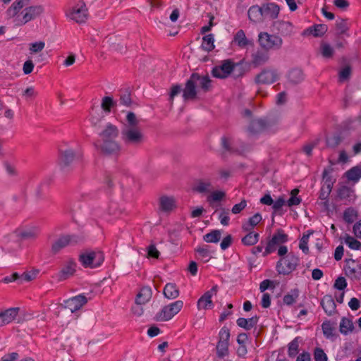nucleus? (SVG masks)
Instances as JSON below:
<instances>
[{
	"instance_id": "nucleus-1",
	"label": "nucleus",
	"mask_w": 361,
	"mask_h": 361,
	"mask_svg": "<svg viewBox=\"0 0 361 361\" xmlns=\"http://www.w3.org/2000/svg\"><path fill=\"white\" fill-rule=\"evenodd\" d=\"M34 0H15L6 11L8 20L16 26L21 27L39 18L44 13V7L33 4Z\"/></svg>"
},
{
	"instance_id": "nucleus-2",
	"label": "nucleus",
	"mask_w": 361,
	"mask_h": 361,
	"mask_svg": "<svg viewBox=\"0 0 361 361\" xmlns=\"http://www.w3.org/2000/svg\"><path fill=\"white\" fill-rule=\"evenodd\" d=\"M119 135L118 127L112 123H107L99 134V139L94 145L97 150L104 154H116L121 147L116 140Z\"/></svg>"
},
{
	"instance_id": "nucleus-3",
	"label": "nucleus",
	"mask_w": 361,
	"mask_h": 361,
	"mask_svg": "<svg viewBox=\"0 0 361 361\" xmlns=\"http://www.w3.org/2000/svg\"><path fill=\"white\" fill-rule=\"evenodd\" d=\"M66 17L78 24L85 23L88 19V8L83 0H74L66 7Z\"/></svg>"
},
{
	"instance_id": "nucleus-4",
	"label": "nucleus",
	"mask_w": 361,
	"mask_h": 361,
	"mask_svg": "<svg viewBox=\"0 0 361 361\" xmlns=\"http://www.w3.org/2000/svg\"><path fill=\"white\" fill-rule=\"evenodd\" d=\"M121 139L128 147H137L145 142V135L140 128H122Z\"/></svg>"
},
{
	"instance_id": "nucleus-5",
	"label": "nucleus",
	"mask_w": 361,
	"mask_h": 361,
	"mask_svg": "<svg viewBox=\"0 0 361 361\" xmlns=\"http://www.w3.org/2000/svg\"><path fill=\"white\" fill-rule=\"evenodd\" d=\"M104 260V254L99 250H86L79 256L80 262L85 268H97L103 263Z\"/></svg>"
},
{
	"instance_id": "nucleus-6",
	"label": "nucleus",
	"mask_w": 361,
	"mask_h": 361,
	"mask_svg": "<svg viewBox=\"0 0 361 361\" xmlns=\"http://www.w3.org/2000/svg\"><path fill=\"white\" fill-rule=\"evenodd\" d=\"M258 42L260 47L267 51L279 49L283 44V40L280 37L270 35L266 32L259 34Z\"/></svg>"
},
{
	"instance_id": "nucleus-7",
	"label": "nucleus",
	"mask_w": 361,
	"mask_h": 361,
	"mask_svg": "<svg viewBox=\"0 0 361 361\" xmlns=\"http://www.w3.org/2000/svg\"><path fill=\"white\" fill-rule=\"evenodd\" d=\"M183 302L176 300L169 305L164 306L157 314V319L160 322H166L171 319L183 308Z\"/></svg>"
},
{
	"instance_id": "nucleus-8",
	"label": "nucleus",
	"mask_w": 361,
	"mask_h": 361,
	"mask_svg": "<svg viewBox=\"0 0 361 361\" xmlns=\"http://www.w3.org/2000/svg\"><path fill=\"white\" fill-rule=\"evenodd\" d=\"M288 240V235L283 232V230H278L272 238L268 240L264 252H263V257H267L271 253L275 252L278 247L281 244L287 242Z\"/></svg>"
},
{
	"instance_id": "nucleus-9",
	"label": "nucleus",
	"mask_w": 361,
	"mask_h": 361,
	"mask_svg": "<svg viewBox=\"0 0 361 361\" xmlns=\"http://www.w3.org/2000/svg\"><path fill=\"white\" fill-rule=\"evenodd\" d=\"M298 264V257L293 254H288L277 262L276 270L280 274H288L295 269Z\"/></svg>"
},
{
	"instance_id": "nucleus-10",
	"label": "nucleus",
	"mask_w": 361,
	"mask_h": 361,
	"mask_svg": "<svg viewBox=\"0 0 361 361\" xmlns=\"http://www.w3.org/2000/svg\"><path fill=\"white\" fill-rule=\"evenodd\" d=\"M280 74L274 68H264L255 78V82L257 85H269L277 81Z\"/></svg>"
},
{
	"instance_id": "nucleus-11",
	"label": "nucleus",
	"mask_w": 361,
	"mask_h": 361,
	"mask_svg": "<svg viewBox=\"0 0 361 361\" xmlns=\"http://www.w3.org/2000/svg\"><path fill=\"white\" fill-rule=\"evenodd\" d=\"M78 158L79 155L71 148L59 149V164L62 169L70 167Z\"/></svg>"
},
{
	"instance_id": "nucleus-12",
	"label": "nucleus",
	"mask_w": 361,
	"mask_h": 361,
	"mask_svg": "<svg viewBox=\"0 0 361 361\" xmlns=\"http://www.w3.org/2000/svg\"><path fill=\"white\" fill-rule=\"evenodd\" d=\"M234 68L235 63L229 59L224 60L220 65L212 69V74L216 78L224 79L230 75Z\"/></svg>"
},
{
	"instance_id": "nucleus-13",
	"label": "nucleus",
	"mask_w": 361,
	"mask_h": 361,
	"mask_svg": "<svg viewBox=\"0 0 361 361\" xmlns=\"http://www.w3.org/2000/svg\"><path fill=\"white\" fill-rule=\"evenodd\" d=\"M80 240V238L76 235H62L51 246V252L54 254L58 253L61 250L68 245L77 244Z\"/></svg>"
},
{
	"instance_id": "nucleus-14",
	"label": "nucleus",
	"mask_w": 361,
	"mask_h": 361,
	"mask_svg": "<svg viewBox=\"0 0 361 361\" xmlns=\"http://www.w3.org/2000/svg\"><path fill=\"white\" fill-rule=\"evenodd\" d=\"M218 292V286H214L209 290L205 292L197 301L198 310L211 309L213 307L212 298Z\"/></svg>"
},
{
	"instance_id": "nucleus-15",
	"label": "nucleus",
	"mask_w": 361,
	"mask_h": 361,
	"mask_svg": "<svg viewBox=\"0 0 361 361\" xmlns=\"http://www.w3.org/2000/svg\"><path fill=\"white\" fill-rule=\"evenodd\" d=\"M176 207V201L173 196L162 195L158 202L159 212L169 214Z\"/></svg>"
},
{
	"instance_id": "nucleus-16",
	"label": "nucleus",
	"mask_w": 361,
	"mask_h": 361,
	"mask_svg": "<svg viewBox=\"0 0 361 361\" xmlns=\"http://www.w3.org/2000/svg\"><path fill=\"white\" fill-rule=\"evenodd\" d=\"M87 302V299L82 295L73 297L65 301V307L68 309L71 313L80 310Z\"/></svg>"
},
{
	"instance_id": "nucleus-17",
	"label": "nucleus",
	"mask_w": 361,
	"mask_h": 361,
	"mask_svg": "<svg viewBox=\"0 0 361 361\" xmlns=\"http://www.w3.org/2000/svg\"><path fill=\"white\" fill-rule=\"evenodd\" d=\"M190 79L197 88L202 89L204 92H207L211 87L212 80L208 75H200L198 73H192Z\"/></svg>"
},
{
	"instance_id": "nucleus-18",
	"label": "nucleus",
	"mask_w": 361,
	"mask_h": 361,
	"mask_svg": "<svg viewBox=\"0 0 361 361\" xmlns=\"http://www.w3.org/2000/svg\"><path fill=\"white\" fill-rule=\"evenodd\" d=\"M39 233V228L35 226L25 227L16 231V235L23 240H34Z\"/></svg>"
},
{
	"instance_id": "nucleus-19",
	"label": "nucleus",
	"mask_w": 361,
	"mask_h": 361,
	"mask_svg": "<svg viewBox=\"0 0 361 361\" xmlns=\"http://www.w3.org/2000/svg\"><path fill=\"white\" fill-rule=\"evenodd\" d=\"M75 267L76 264L74 261L70 259L66 262L58 274V279L59 281H64L72 276L75 272Z\"/></svg>"
},
{
	"instance_id": "nucleus-20",
	"label": "nucleus",
	"mask_w": 361,
	"mask_h": 361,
	"mask_svg": "<svg viewBox=\"0 0 361 361\" xmlns=\"http://www.w3.org/2000/svg\"><path fill=\"white\" fill-rule=\"evenodd\" d=\"M19 308L11 307L0 312V326L8 324L17 317Z\"/></svg>"
},
{
	"instance_id": "nucleus-21",
	"label": "nucleus",
	"mask_w": 361,
	"mask_h": 361,
	"mask_svg": "<svg viewBox=\"0 0 361 361\" xmlns=\"http://www.w3.org/2000/svg\"><path fill=\"white\" fill-rule=\"evenodd\" d=\"M269 59V56L267 51L257 50L251 55L250 65L253 67H258L266 63Z\"/></svg>"
},
{
	"instance_id": "nucleus-22",
	"label": "nucleus",
	"mask_w": 361,
	"mask_h": 361,
	"mask_svg": "<svg viewBox=\"0 0 361 361\" xmlns=\"http://www.w3.org/2000/svg\"><path fill=\"white\" fill-rule=\"evenodd\" d=\"M273 27L274 30L283 36H290L293 33V25L288 21H274Z\"/></svg>"
},
{
	"instance_id": "nucleus-23",
	"label": "nucleus",
	"mask_w": 361,
	"mask_h": 361,
	"mask_svg": "<svg viewBox=\"0 0 361 361\" xmlns=\"http://www.w3.org/2000/svg\"><path fill=\"white\" fill-rule=\"evenodd\" d=\"M270 128L271 123L269 121L258 119L250 123L248 130L252 133H257L263 130H269Z\"/></svg>"
},
{
	"instance_id": "nucleus-24",
	"label": "nucleus",
	"mask_w": 361,
	"mask_h": 361,
	"mask_svg": "<svg viewBox=\"0 0 361 361\" xmlns=\"http://www.w3.org/2000/svg\"><path fill=\"white\" fill-rule=\"evenodd\" d=\"M329 170L324 169L323 171V179L325 181L326 185L322 187L321 190L319 197L322 200L327 199L328 196L329 195L332 190L334 182L331 180V177L329 176Z\"/></svg>"
},
{
	"instance_id": "nucleus-25",
	"label": "nucleus",
	"mask_w": 361,
	"mask_h": 361,
	"mask_svg": "<svg viewBox=\"0 0 361 361\" xmlns=\"http://www.w3.org/2000/svg\"><path fill=\"white\" fill-rule=\"evenodd\" d=\"M264 18L274 19L279 13V6L274 3H267L262 6Z\"/></svg>"
},
{
	"instance_id": "nucleus-26",
	"label": "nucleus",
	"mask_w": 361,
	"mask_h": 361,
	"mask_svg": "<svg viewBox=\"0 0 361 361\" xmlns=\"http://www.w3.org/2000/svg\"><path fill=\"white\" fill-rule=\"evenodd\" d=\"M221 145L225 152L229 153L242 154L247 150V149H239L236 145H233L232 140L227 137L221 138Z\"/></svg>"
},
{
	"instance_id": "nucleus-27",
	"label": "nucleus",
	"mask_w": 361,
	"mask_h": 361,
	"mask_svg": "<svg viewBox=\"0 0 361 361\" xmlns=\"http://www.w3.org/2000/svg\"><path fill=\"white\" fill-rule=\"evenodd\" d=\"M233 42L239 47L243 49L247 46L253 45L252 40L247 38L245 32L243 30H239L234 35Z\"/></svg>"
},
{
	"instance_id": "nucleus-28",
	"label": "nucleus",
	"mask_w": 361,
	"mask_h": 361,
	"mask_svg": "<svg viewBox=\"0 0 361 361\" xmlns=\"http://www.w3.org/2000/svg\"><path fill=\"white\" fill-rule=\"evenodd\" d=\"M249 19L254 22H261L264 19L262 7L257 5L251 6L247 12Z\"/></svg>"
},
{
	"instance_id": "nucleus-29",
	"label": "nucleus",
	"mask_w": 361,
	"mask_h": 361,
	"mask_svg": "<svg viewBox=\"0 0 361 361\" xmlns=\"http://www.w3.org/2000/svg\"><path fill=\"white\" fill-rule=\"evenodd\" d=\"M262 220V215L259 213H256L248 219L246 222H244L242 225V229L243 231H250L259 224Z\"/></svg>"
},
{
	"instance_id": "nucleus-30",
	"label": "nucleus",
	"mask_w": 361,
	"mask_h": 361,
	"mask_svg": "<svg viewBox=\"0 0 361 361\" xmlns=\"http://www.w3.org/2000/svg\"><path fill=\"white\" fill-rule=\"evenodd\" d=\"M197 92V87L190 78L186 82L183 96L185 100L194 99L196 97Z\"/></svg>"
},
{
	"instance_id": "nucleus-31",
	"label": "nucleus",
	"mask_w": 361,
	"mask_h": 361,
	"mask_svg": "<svg viewBox=\"0 0 361 361\" xmlns=\"http://www.w3.org/2000/svg\"><path fill=\"white\" fill-rule=\"evenodd\" d=\"M152 290L149 287H143L141 288L136 297V303L138 305H144L147 302L152 298Z\"/></svg>"
},
{
	"instance_id": "nucleus-32",
	"label": "nucleus",
	"mask_w": 361,
	"mask_h": 361,
	"mask_svg": "<svg viewBox=\"0 0 361 361\" xmlns=\"http://www.w3.org/2000/svg\"><path fill=\"white\" fill-rule=\"evenodd\" d=\"M321 305L325 311V312L331 315L336 310V304L330 295H325L322 298L321 301Z\"/></svg>"
},
{
	"instance_id": "nucleus-33",
	"label": "nucleus",
	"mask_w": 361,
	"mask_h": 361,
	"mask_svg": "<svg viewBox=\"0 0 361 361\" xmlns=\"http://www.w3.org/2000/svg\"><path fill=\"white\" fill-rule=\"evenodd\" d=\"M289 82L296 85L301 82L304 80V74L301 69L293 68L290 71L288 75Z\"/></svg>"
},
{
	"instance_id": "nucleus-34",
	"label": "nucleus",
	"mask_w": 361,
	"mask_h": 361,
	"mask_svg": "<svg viewBox=\"0 0 361 361\" xmlns=\"http://www.w3.org/2000/svg\"><path fill=\"white\" fill-rule=\"evenodd\" d=\"M355 329L353 321L346 317H343L340 322L339 330L343 335H348Z\"/></svg>"
},
{
	"instance_id": "nucleus-35",
	"label": "nucleus",
	"mask_w": 361,
	"mask_h": 361,
	"mask_svg": "<svg viewBox=\"0 0 361 361\" xmlns=\"http://www.w3.org/2000/svg\"><path fill=\"white\" fill-rule=\"evenodd\" d=\"M163 293L168 299H175L179 295V290L176 285L173 283L166 284Z\"/></svg>"
},
{
	"instance_id": "nucleus-36",
	"label": "nucleus",
	"mask_w": 361,
	"mask_h": 361,
	"mask_svg": "<svg viewBox=\"0 0 361 361\" xmlns=\"http://www.w3.org/2000/svg\"><path fill=\"white\" fill-rule=\"evenodd\" d=\"M247 233L241 240L242 243L246 246L255 245L259 238V234L253 231H246Z\"/></svg>"
},
{
	"instance_id": "nucleus-37",
	"label": "nucleus",
	"mask_w": 361,
	"mask_h": 361,
	"mask_svg": "<svg viewBox=\"0 0 361 361\" xmlns=\"http://www.w3.org/2000/svg\"><path fill=\"white\" fill-rule=\"evenodd\" d=\"M258 322V317H252L249 319H245V318H239L237 319L236 322L238 326H239L241 328H243L246 330H249L252 329L253 326H255Z\"/></svg>"
},
{
	"instance_id": "nucleus-38",
	"label": "nucleus",
	"mask_w": 361,
	"mask_h": 361,
	"mask_svg": "<svg viewBox=\"0 0 361 361\" xmlns=\"http://www.w3.org/2000/svg\"><path fill=\"white\" fill-rule=\"evenodd\" d=\"M228 340H219L216 345V354L220 358H223L228 355Z\"/></svg>"
},
{
	"instance_id": "nucleus-39",
	"label": "nucleus",
	"mask_w": 361,
	"mask_h": 361,
	"mask_svg": "<svg viewBox=\"0 0 361 361\" xmlns=\"http://www.w3.org/2000/svg\"><path fill=\"white\" fill-rule=\"evenodd\" d=\"M214 38L212 34L205 35L202 38V48L206 51H211L214 49Z\"/></svg>"
},
{
	"instance_id": "nucleus-40",
	"label": "nucleus",
	"mask_w": 361,
	"mask_h": 361,
	"mask_svg": "<svg viewBox=\"0 0 361 361\" xmlns=\"http://www.w3.org/2000/svg\"><path fill=\"white\" fill-rule=\"evenodd\" d=\"M140 128L139 121L133 112H128L126 116V123L124 124L123 128Z\"/></svg>"
},
{
	"instance_id": "nucleus-41",
	"label": "nucleus",
	"mask_w": 361,
	"mask_h": 361,
	"mask_svg": "<svg viewBox=\"0 0 361 361\" xmlns=\"http://www.w3.org/2000/svg\"><path fill=\"white\" fill-rule=\"evenodd\" d=\"M345 176L349 180L357 182L361 178V167L355 166L345 172Z\"/></svg>"
},
{
	"instance_id": "nucleus-42",
	"label": "nucleus",
	"mask_w": 361,
	"mask_h": 361,
	"mask_svg": "<svg viewBox=\"0 0 361 361\" xmlns=\"http://www.w3.org/2000/svg\"><path fill=\"white\" fill-rule=\"evenodd\" d=\"M213 188L209 180H200L195 186V190L199 192H209Z\"/></svg>"
},
{
	"instance_id": "nucleus-43",
	"label": "nucleus",
	"mask_w": 361,
	"mask_h": 361,
	"mask_svg": "<svg viewBox=\"0 0 361 361\" xmlns=\"http://www.w3.org/2000/svg\"><path fill=\"white\" fill-rule=\"evenodd\" d=\"M327 30V25L324 24L316 25L315 26L308 29L310 33L312 34L314 37L322 36L326 32Z\"/></svg>"
},
{
	"instance_id": "nucleus-44",
	"label": "nucleus",
	"mask_w": 361,
	"mask_h": 361,
	"mask_svg": "<svg viewBox=\"0 0 361 361\" xmlns=\"http://www.w3.org/2000/svg\"><path fill=\"white\" fill-rule=\"evenodd\" d=\"M320 51L323 57L330 59L334 56V50L333 47L328 43L322 42L320 46Z\"/></svg>"
},
{
	"instance_id": "nucleus-45",
	"label": "nucleus",
	"mask_w": 361,
	"mask_h": 361,
	"mask_svg": "<svg viewBox=\"0 0 361 361\" xmlns=\"http://www.w3.org/2000/svg\"><path fill=\"white\" fill-rule=\"evenodd\" d=\"M197 258L203 262H207L211 259L209 250L207 247H199L197 249Z\"/></svg>"
},
{
	"instance_id": "nucleus-46",
	"label": "nucleus",
	"mask_w": 361,
	"mask_h": 361,
	"mask_svg": "<svg viewBox=\"0 0 361 361\" xmlns=\"http://www.w3.org/2000/svg\"><path fill=\"white\" fill-rule=\"evenodd\" d=\"M45 47V43L43 41H37L29 44V51L30 54H38Z\"/></svg>"
},
{
	"instance_id": "nucleus-47",
	"label": "nucleus",
	"mask_w": 361,
	"mask_h": 361,
	"mask_svg": "<svg viewBox=\"0 0 361 361\" xmlns=\"http://www.w3.org/2000/svg\"><path fill=\"white\" fill-rule=\"evenodd\" d=\"M221 235V232L218 230H215L204 235L203 239L207 243H217L219 241Z\"/></svg>"
},
{
	"instance_id": "nucleus-48",
	"label": "nucleus",
	"mask_w": 361,
	"mask_h": 361,
	"mask_svg": "<svg viewBox=\"0 0 361 361\" xmlns=\"http://www.w3.org/2000/svg\"><path fill=\"white\" fill-rule=\"evenodd\" d=\"M344 242L352 250H359L361 247L360 241L347 234L344 237Z\"/></svg>"
},
{
	"instance_id": "nucleus-49",
	"label": "nucleus",
	"mask_w": 361,
	"mask_h": 361,
	"mask_svg": "<svg viewBox=\"0 0 361 361\" xmlns=\"http://www.w3.org/2000/svg\"><path fill=\"white\" fill-rule=\"evenodd\" d=\"M353 190L347 186H341L338 190V197L341 200H348L351 197Z\"/></svg>"
},
{
	"instance_id": "nucleus-50",
	"label": "nucleus",
	"mask_w": 361,
	"mask_h": 361,
	"mask_svg": "<svg viewBox=\"0 0 361 361\" xmlns=\"http://www.w3.org/2000/svg\"><path fill=\"white\" fill-rule=\"evenodd\" d=\"M115 102L110 97H104L102 98L101 106L102 109L106 112H110L111 108L114 106Z\"/></svg>"
},
{
	"instance_id": "nucleus-51",
	"label": "nucleus",
	"mask_w": 361,
	"mask_h": 361,
	"mask_svg": "<svg viewBox=\"0 0 361 361\" xmlns=\"http://www.w3.org/2000/svg\"><path fill=\"white\" fill-rule=\"evenodd\" d=\"M312 233V232H310L307 234H303V235L300 241L299 247L305 254L308 253V251H309L307 244H308L310 235Z\"/></svg>"
},
{
	"instance_id": "nucleus-52",
	"label": "nucleus",
	"mask_w": 361,
	"mask_h": 361,
	"mask_svg": "<svg viewBox=\"0 0 361 361\" xmlns=\"http://www.w3.org/2000/svg\"><path fill=\"white\" fill-rule=\"evenodd\" d=\"M357 217L356 212L353 209H347L343 214V219L347 223H352L353 222Z\"/></svg>"
},
{
	"instance_id": "nucleus-53",
	"label": "nucleus",
	"mask_w": 361,
	"mask_h": 361,
	"mask_svg": "<svg viewBox=\"0 0 361 361\" xmlns=\"http://www.w3.org/2000/svg\"><path fill=\"white\" fill-rule=\"evenodd\" d=\"M36 277V274L34 272H24L21 275H19L18 283L20 284L23 282H29L33 280Z\"/></svg>"
},
{
	"instance_id": "nucleus-54",
	"label": "nucleus",
	"mask_w": 361,
	"mask_h": 361,
	"mask_svg": "<svg viewBox=\"0 0 361 361\" xmlns=\"http://www.w3.org/2000/svg\"><path fill=\"white\" fill-rule=\"evenodd\" d=\"M246 341L247 340H237V353L240 356H244L247 353Z\"/></svg>"
},
{
	"instance_id": "nucleus-55",
	"label": "nucleus",
	"mask_w": 361,
	"mask_h": 361,
	"mask_svg": "<svg viewBox=\"0 0 361 361\" xmlns=\"http://www.w3.org/2000/svg\"><path fill=\"white\" fill-rule=\"evenodd\" d=\"M336 32L339 35H342L348 30L346 22L344 20H337L336 23Z\"/></svg>"
},
{
	"instance_id": "nucleus-56",
	"label": "nucleus",
	"mask_w": 361,
	"mask_h": 361,
	"mask_svg": "<svg viewBox=\"0 0 361 361\" xmlns=\"http://www.w3.org/2000/svg\"><path fill=\"white\" fill-rule=\"evenodd\" d=\"M247 207V201L245 200H242L240 202L235 204L232 209L231 212L234 214H239L241 212L245 207Z\"/></svg>"
},
{
	"instance_id": "nucleus-57",
	"label": "nucleus",
	"mask_w": 361,
	"mask_h": 361,
	"mask_svg": "<svg viewBox=\"0 0 361 361\" xmlns=\"http://www.w3.org/2000/svg\"><path fill=\"white\" fill-rule=\"evenodd\" d=\"M298 297V291H294L293 294H287L283 297V302L288 305H292L296 301Z\"/></svg>"
},
{
	"instance_id": "nucleus-58",
	"label": "nucleus",
	"mask_w": 361,
	"mask_h": 361,
	"mask_svg": "<svg viewBox=\"0 0 361 361\" xmlns=\"http://www.w3.org/2000/svg\"><path fill=\"white\" fill-rule=\"evenodd\" d=\"M314 357L315 361H327V356L323 350L316 348L314 350Z\"/></svg>"
},
{
	"instance_id": "nucleus-59",
	"label": "nucleus",
	"mask_w": 361,
	"mask_h": 361,
	"mask_svg": "<svg viewBox=\"0 0 361 361\" xmlns=\"http://www.w3.org/2000/svg\"><path fill=\"white\" fill-rule=\"evenodd\" d=\"M298 343L296 340H293L288 346V355L290 357H295L298 353Z\"/></svg>"
},
{
	"instance_id": "nucleus-60",
	"label": "nucleus",
	"mask_w": 361,
	"mask_h": 361,
	"mask_svg": "<svg viewBox=\"0 0 361 361\" xmlns=\"http://www.w3.org/2000/svg\"><path fill=\"white\" fill-rule=\"evenodd\" d=\"M341 137L338 135L330 137L326 140L327 145L331 147H337L341 143Z\"/></svg>"
},
{
	"instance_id": "nucleus-61",
	"label": "nucleus",
	"mask_w": 361,
	"mask_h": 361,
	"mask_svg": "<svg viewBox=\"0 0 361 361\" xmlns=\"http://www.w3.org/2000/svg\"><path fill=\"white\" fill-rule=\"evenodd\" d=\"M225 197V193L222 191H214L211 193V195L209 197V200L214 201V202H218L221 200Z\"/></svg>"
},
{
	"instance_id": "nucleus-62",
	"label": "nucleus",
	"mask_w": 361,
	"mask_h": 361,
	"mask_svg": "<svg viewBox=\"0 0 361 361\" xmlns=\"http://www.w3.org/2000/svg\"><path fill=\"white\" fill-rule=\"evenodd\" d=\"M346 286L347 283L344 277H338L334 283V287L340 290H343Z\"/></svg>"
},
{
	"instance_id": "nucleus-63",
	"label": "nucleus",
	"mask_w": 361,
	"mask_h": 361,
	"mask_svg": "<svg viewBox=\"0 0 361 361\" xmlns=\"http://www.w3.org/2000/svg\"><path fill=\"white\" fill-rule=\"evenodd\" d=\"M34 68V63L31 60H27L23 66V73L25 75L30 74L32 72Z\"/></svg>"
},
{
	"instance_id": "nucleus-64",
	"label": "nucleus",
	"mask_w": 361,
	"mask_h": 361,
	"mask_svg": "<svg viewBox=\"0 0 361 361\" xmlns=\"http://www.w3.org/2000/svg\"><path fill=\"white\" fill-rule=\"evenodd\" d=\"M324 336L329 337L333 334V327L330 322H324L322 325Z\"/></svg>"
}]
</instances>
